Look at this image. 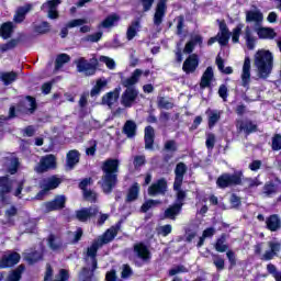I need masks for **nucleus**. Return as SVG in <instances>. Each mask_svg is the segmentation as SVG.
<instances>
[{
  "label": "nucleus",
  "instance_id": "obj_1",
  "mask_svg": "<svg viewBox=\"0 0 281 281\" xmlns=\"http://www.w3.org/2000/svg\"><path fill=\"white\" fill-rule=\"evenodd\" d=\"M101 170L103 176L99 181L104 194H111L115 186H117V172H120V160L108 158L102 162Z\"/></svg>",
  "mask_w": 281,
  "mask_h": 281
},
{
  "label": "nucleus",
  "instance_id": "obj_2",
  "mask_svg": "<svg viewBox=\"0 0 281 281\" xmlns=\"http://www.w3.org/2000/svg\"><path fill=\"white\" fill-rule=\"evenodd\" d=\"M255 65L258 69L259 78H269L271 69H273V54L270 50H257L255 54Z\"/></svg>",
  "mask_w": 281,
  "mask_h": 281
},
{
  "label": "nucleus",
  "instance_id": "obj_3",
  "mask_svg": "<svg viewBox=\"0 0 281 281\" xmlns=\"http://www.w3.org/2000/svg\"><path fill=\"white\" fill-rule=\"evenodd\" d=\"M102 246L94 239L90 247L87 248V257L91 260V269L83 267L82 273L85 274V281L91 280L93 278V274L95 273V270L98 269V250Z\"/></svg>",
  "mask_w": 281,
  "mask_h": 281
},
{
  "label": "nucleus",
  "instance_id": "obj_4",
  "mask_svg": "<svg viewBox=\"0 0 281 281\" xmlns=\"http://www.w3.org/2000/svg\"><path fill=\"white\" fill-rule=\"evenodd\" d=\"M243 184V172L229 173L224 172L216 179V186L221 190H226V188H236V186Z\"/></svg>",
  "mask_w": 281,
  "mask_h": 281
},
{
  "label": "nucleus",
  "instance_id": "obj_5",
  "mask_svg": "<svg viewBox=\"0 0 281 281\" xmlns=\"http://www.w3.org/2000/svg\"><path fill=\"white\" fill-rule=\"evenodd\" d=\"M217 23H218L220 32L217 33L216 36L211 37L207 41V45L212 46L214 45V43L217 42L220 45H222V47H225V45L229 43L232 32H229V27H227V23L225 22V20H217Z\"/></svg>",
  "mask_w": 281,
  "mask_h": 281
},
{
  "label": "nucleus",
  "instance_id": "obj_6",
  "mask_svg": "<svg viewBox=\"0 0 281 281\" xmlns=\"http://www.w3.org/2000/svg\"><path fill=\"white\" fill-rule=\"evenodd\" d=\"M77 71L79 74H85V76L91 77L95 76V71H98V63H95V57L87 60L85 57H80L76 61Z\"/></svg>",
  "mask_w": 281,
  "mask_h": 281
},
{
  "label": "nucleus",
  "instance_id": "obj_7",
  "mask_svg": "<svg viewBox=\"0 0 281 281\" xmlns=\"http://www.w3.org/2000/svg\"><path fill=\"white\" fill-rule=\"evenodd\" d=\"M56 168H58L56 156L54 154H48L40 159L38 165L35 167V172L43 175L44 172H49V170H56Z\"/></svg>",
  "mask_w": 281,
  "mask_h": 281
},
{
  "label": "nucleus",
  "instance_id": "obj_8",
  "mask_svg": "<svg viewBox=\"0 0 281 281\" xmlns=\"http://www.w3.org/2000/svg\"><path fill=\"white\" fill-rule=\"evenodd\" d=\"M36 109H38V104L36 103V98L32 95H26L25 99L16 104L18 113H24L25 115H33V113H36Z\"/></svg>",
  "mask_w": 281,
  "mask_h": 281
},
{
  "label": "nucleus",
  "instance_id": "obj_9",
  "mask_svg": "<svg viewBox=\"0 0 281 281\" xmlns=\"http://www.w3.org/2000/svg\"><path fill=\"white\" fill-rule=\"evenodd\" d=\"M122 227V222H117L114 226L108 228L101 236H99L95 240L101 247L104 245H109L112 240H115V236L120 233Z\"/></svg>",
  "mask_w": 281,
  "mask_h": 281
},
{
  "label": "nucleus",
  "instance_id": "obj_10",
  "mask_svg": "<svg viewBox=\"0 0 281 281\" xmlns=\"http://www.w3.org/2000/svg\"><path fill=\"white\" fill-rule=\"evenodd\" d=\"M137 98H139V91L137 89L126 88L121 95V104L125 106V109H131L133 104L137 102Z\"/></svg>",
  "mask_w": 281,
  "mask_h": 281
},
{
  "label": "nucleus",
  "instance_id": "obj_11",
  "mask_svg": "<svg viewBox=\"0 0 281 281\" xmlns=\"http://www.w3.org/2000/svg\"><path fill=\"white\" fill-rule=\"evenodd\" d=\"M21 262V255L16 251L4 254L0 257V269H12Z\"/></svg>",
  "mask_w": 281,
  "mask_h": 281
},
{
  "label": "nucleus",
  "instance_id": "obj_12",
  "mask_svg": "<svg viewBox=\"0 0 281 281\" xmlns=\"http://www.w3.org/2000/svg\"><path fill=\"white\" fill-rule=\"evenodd\" d=\"M200 63L199 54H191L184 59L182 71H184L187 76H190V74H194L196 69H199Z\"/></svg>",
  "mask_w": 281,
  "mask_h": 281
},
{
  "label": "nucleus",
  "instance_id": "obj_13",
  "mask_svg": "<svg viewBox=\"0 0 281 281\" xmlns=\"http://www.w3.org/2000/svg\"><path fill=\"white\" fill-rule=\"evenodd\" d=\"M67 205V196L65 194L55 195L52 201L45 203V207L47 212H58L60 210H65Z\"/></svg>",
  "mask_w": 281,
  "mask_h": 281
},
{
  "label": "nucleus",
  "instance_id": "obj_14",
  "mask_svg": "<svg viewBox=\"0 0 281 281\" xmlns=\"http://www.w3.org/2000/svg\"><path fill=\"white\" fill-rule=\"evenodd\" d=\"M168 12V0H159L156 4V11L154 13V25H161L164 23V18Z\"/></svg>",
  "mask_w": 281,
  "mask_h": 281
},
{
  "label": "nucleus",
  "instance_id": "obj_15",
  "mask_svg": "<svg viewBox=\"0 0 281 281\" xmlns=\"http://www.w3.org/2000/svg\"><path fill=\"white\" fill-rule=\"evenodd\" d=\"M133 251L143 262H150V259L153 258L150 249H148V246L142 241L134 245Z\"/></svg>",
  "mask_w": 281,
  "mask_h": 281
},
{
  "label": "nucleus",
  "instance_id": "obj_16",
  "mask_svg": "<svg viewBox=\"0 0 281 281\" xmlns=\"http://www.w3.org/2000/svg\"><path fill=\"white\" fill-rule=\"evenodd\" d=\"M12 192V182L9 176L0 177V202L8 203V194Z\"/></svg>",
  "mask_w": 281,
  "mask_h": 281
},
{
  "label": "nucleus",
  "instance_id": "obj_17",
  "mask_svg": "<svg viewBox=\"0 0 281 281\" xmlns=\"http://www.w3.org/2000/svg\"><path fill=\"white\" fill-rule=\"evenodd\" d=\"M98 214H100L98 206L86 207L76 212V218L80 221V223H87L89 218H94Z\"/></svg>",
  "mask_w": 281,
  "mask_h": 281
},
{
  "label": "nucleus",
  "instance_id": "obj_18",
  "mask_svg": "<svg viewBox=\"0 0 281 281\" xmlns=\"http://www.w3.org/2000/svg\"><path fill=\"white\" fill-rule=\"evenodd\" d=\"M251 82V59L249 56L245 57L243 74H241V87L249 89V83Z\"/></svg>",
  "mask_w": 281,
  "mask_h": 281
},
{
  "label": "nucleus",
  "instance_id": "obj_19",
  "mask_svg": "<svg viewBox=\"0 0 281 281\" xmlns=\"http://www.w3.org/2000/svg\"><path fill=\"white\" fill-rule=\"evenodd\" d=\"M255 32L257 33V36L260 41H273V38L278 36V33H276L273 27L259 25L255 27Z\"/></svg>",
  "mask_w": 281,
  "mask_h": 281
},
{
  "label": "nucleus",
  "instance_id": "obj_20",
  "mask_svg": "<svg viewBox=\"0 0 281 281\" xmlns=\"http://www.w3.org/2000/svg\"><path fill=\"white\" fill-rule=\"evenodd\" d=\"M168 190V181H166L164 178H160L156 181V183H153L148 188V194L149 196H157V194H166V191Z\"/></svg>",
  "mask_w": 281,
  "mask_h": 281
},
{
  "label": "nucleus",
  "instance_id": "obj_21",
  "mask_svg": "<svg viewBox=\"0 0 281 281\" xmlns=\"http://www.w3.org/2000/svg\"><path fill=\"white\" fill-rule=\"evenodd\" d=\"M122 91L121 87H116L113 91L106 92L102 99L101 104H104L105 106H113L115 102L120 100V92Z\"/></svg>",
  "mask_w": 281,
  "mask_h": 281
},
{
  "label": "nucleus",
  "instance_id": "obj_22",
  "mask_svg": "<svg viewBox=\"0 0 281 281\" xmlns=\"http://www.w3.org/2000/svg\"><path fill=\"white\" fill-rule=\"evenodd\" d=\"M188 172V165L186 162H178L175 168V181L176 188H180V186H183V177H186V173Z\"/></svg>",
  "mask_w": 281,
  "mask_h": 281
},
{
  "label": "nucleus",
  "instance_id": "obj_23",
  "mask_svg": "<svg viewBox=\"0 0 281 281\" xmlns=\"http://www.w3.org/2000/svg\"><path fill=\"white\" fill-rule=\"evenodd\" d=\"M268 247L270 249L265 251L260 260H263V261L273 260V258L278 256V254H280L281 244L279 241H269Z\"/></svg>",
  "mask_w": 281,
  "mask_h": 281
},
{
  "label": "nucleus",
  "instance_id": "obj_24",
  "mask_svg": "<svg viewBox=\"0 0 281 281\" xmlns=\"http://www.w3.org/2000/svg\"><path fill=\"white\" fill-rule=\"evenodd\" d=\"M21 167V161H19V157H5L4 158V168L8 175H16L19 172V168Z\"/></svg>",
  "mask_w": 281,
  "mask_h": 281
},
{
  "label": "nucleus",
  "instance_id": "obj_25",
  "mask_svg": "<svg viewBox=\"0 0 281 281\" xmlns=\"http://www.w3.org/2000/svg\"><path fill=\"white\" fill-rule=\"evenodd\" d=\"M265 21V15L260 10H248L246 11V23H255L256 27L262 25Z\"/></svg>",
  "mask_w": 281,
  "mask_h": 281
},
{
  "label": "nucleus",
  "instance_id": "obj_26",
  "mask_svg": "<svg viewBox=\"0 0 281 281\" xmlns=\"http://www.w3.org/2000/svg\"><path fill=\"white\" fill-rule=\"evenodd\" d=\"M77 164H80V151L78 149H70L66 154V166L69 170H74Z\"/></svg>",
  "mask_w": 281,
  "mask_h": 281
},
{
  "label": "nucleus",
  "instance_id": "obj_27",
  "mask_svg": "<svg viewBox=\"0 0 281 281\" xmlns=\"http://www.w3.org/2000/svg\"><path fill=\"white\" fill-rule=\"evenodd\" d=\"M144 142H145V149L153 150L155 146V127L154 126L148 125L145 127Z\"/></svg>",
  "mask_w": 281,
  "mask_h": 281
},
{
  "label": "nucleus",
  "instance_id": "obj_28",
  "mask_svg": "<svg viewBox=\"0 0 281 281\" xmlns=\"http://www.w3.org/2000/svg\"><path fill=\"white\" fill-rule=\"evenodd\" d=\"M142 77V69L137 68L133 71L130 78L122 80V86L125 89H135V85L139 82V78Z\"/></svg>",
  "mask_w": 281,
  "mask_h": 281
},
{
  "label": "nucleus",
  "instance_id": "obj_29",
  "mask_svg": "<svg viewBox=\"0 0 281 281\" xmlns=\"http://www.w3.org/2000/svg\"><path fill=\"white\" fill-rule=\"evenodd\" d=\"M87 24V19H75L69 21L65 27L61 29L59 36L61 38H67L69 35V29L80 27V25Z\"/></svg>",
  "mask_w": 281,
  "mask_h": 281
},
{
  "label": "nucleus",
  "instance_id": "obj_30",
  "mask_svg": "<svg viewBox=\"0 0 281 281\" xmlns=\"http://www.w3.org/2000/svg\"><path fill=\"white\" fill-rule=\"evenodd\" d=\"M266 229L269 232H278L281 229V220L280 215L272 214L266 218Z\"/></svg>",
  "mask_w": 281,
  "mask_h": 281
},
{
  "label": "nucleus",
  "instance_id": "obj_31",
  "mask_svg": "<svg viewBox=\"0 0 281 281\" xmlns=\"http://www.w3.org/2000/svg\"><path fill=\"white\" fill-rule=\"evenodd\" d=\"M212 80H214V69L209 66L201 77L200 88L207 89V87H212Z\"/></svg>",
  "mask_w": 281,
  "mask_h": 281
},
{
  "label": "nucleus",
  "instance_id": "obj_32",
  "mask_svg": "<svg viewBox=\"0 0 281 281\" xmlns=\"http://www.w3.org/2000/svg\"><path fill=\"white\" fill-rule=\"evenodd\" d=\"M32 8H34L32 3H25L23 7H19L13 18L14 23H23L27 12H31Z\"/></svg>",
  "mask_w": 281,
  "mask_h": 281
},
{
  "label": "nucleus",
  "instance_id": "obj_33",
  "mask_svg": "<svg viewBox=\"0 0 281 281\" xmlns=\"http://www.w3.org/2000/svg\"><path fill=\"white\" fill-rule=\"evenodd\" d=\"M122 133L126 135L128 139H133L137 135V123L133 120H127L123 125Z\"/></svg>",
  "mask_w": 281,
  "mask_h": 281
},
{
  "label": "nucleus",
  "instance_id": "obj_34",
  "mask_svg": "<svg viewBox=\"0 0 281 281\" xmlns=\"http://www.w3.org/2000/svg\"><path fill=\"white\" fill-rule=\"evenodd\" d=\"M139 183L134 182L127 190V194L125 198V203H133L139 199Z\"/></svg>",
  "mask_w": 281,
  "mask_h": 281
},
{
  "label": "nucleus",
  "instance_id": "obj_35",
  "mask_svg": "<svg viewBox=\"0 0 281 281\" xmlns=\"http://www.w3.org/2000/svg\"><path fill=\"white\" fill-rule=\"evenodd\" d=\"M13 33H14V23H12L11 21L4 22L0 25V36L4 41H8V38H11Z\"/></svg>",
  "mask_w": 281,
  "mask_h": 281
},
{
  "label": "nucleus",
  "instance_id": "obj_36",
  "mask_svg": "<svg viewBox=\"0 0 281 281\" xmlns=\"http://www.w3.org/2000/svg\"><path fill=\"white\" fill-rule=\"evenodd\" d=\"M23 271H25V265H20L15 269L9 271L5 281H21L23 278Z\"/></svg>",
  "mask_w": 281,
  "mask_h": 281
},
{
  "label": "nucleus",
  "instance_id": "obj_37",
  "mask_svg": "<svg viewBox=\"0 0 281 281\" xmlns=\"http://www.w3.org/2000/svg\"><path fill=\"white\" fill-rule=\"evenodd\" d=\"M182 209H183L182 204L175 203L173 205L166 209L165 218H170V221H176L177 216L181 214Z\"/></svg>",
  "mask_w": 281,
  "mask_h": 281
},
{
  "label": "nucleus",
  "instance_id": "obj_38",
  "mask_svg": "<svg viewBox=\"0 0 281 281\" xmlns=\"http://www.w3.org/2000/svg\"><path fill=\"white\" fill-rule=\"evenodd\" d=\"M215 64L221 74H225V76H231V74H234V68H232V66L225 67V59H223L221 55L216 56Z\"/></svg>",
  "mask_w": 281,
  "mask_h": 281
},
{
  "label": "nucleus",
  "instance_id": "obj_39",
  "mask_svg": "<svg viewBox=\"0 0 281 281\" xmlns=\"http://www.w3.org/2000/svg\"><path fill=\"white\" fill-rule=\"evenodd\" d=\"M205 113L209 115V128L212 130L221 121V112L207 109Z\"/></svg>",
  "mask_w": 281,
  "mask_h": 281
},
{
  "label": "nucleus",
  "instance_id": "obj_40",
  "mask_svg": "<svg viewBox=\"0 0 281 281\" xmlns=\"http://www.w3.org/2000/svg\"><path fill=\"white\" fill-rule=\"evenodd\" d=\"M227 240V235L222 234L220 238L216 239L214 248L218 254H225L227 249H229V246L225 244Z\"/></svg>",
  "mask_w": 281,
  "mask_h": 281
},
{
  "label": "nucleus",
  "instance_id": "obj_41",
  "mask_svg": "<svg viewBox=\"0 0 281 281\" xmlns=\"http://www.w3.org/2000/svg\"><path fill=\"white\" fill-rule=\"evenodd\" d=\"M19 214V209L14 205H11L9 209L4 211V217L7 220V225H15L14 216Z\"/></svg>",
  "mask_w": 281,
  "mask_h": 281
},
{
  "label": "nucleus",
  "instance_id": "obj_42",
  "mask_svg": "<svg viewBox=\"0 0 281 281\" xmlns=\"http://www.w3.org/2000/svg\"><path fill=\"white\" fill-rule=\"evenodd\" d=\"M245 41L247 49H256V37H254V33L249 26L245 29Z\"/></svg>",
  "mask_w": 281,
  "mask_h": 281
},
{
  "label": "nucleus",
  "instance_id": "obj_43",
  "mask_svg": "<svg viewBox=\"0 0 281 281\" xmlns=\"http://www.w3.org/2000/svg\"><path fill=\"white\" fill-rule=\"evenodd\" d=\"M239 131H244L247 135H251V133H258V125L255 124L254 121L241 122Z\"/></svg>",
  "mask_w": 281,
  "mask_h": 281
},
{
  "label": "nucleus",
  "instance_id": "obj_44",
  "mask_svg": "<svg viewBox=\"0 0 281 281\" xmlns=\"http://www.w3.org/2000/svg\"><path fill=\"white\" fill-rule=\"evenodd\" d=\"M63 183V179L58 178V176H52L49 177L46 182L43 184L45 187V190L49 192V190H56L58 186Z\"/></svg>",
  "mask_w": 281,
  "mask_h": 281
},
{
  "label": "nucleus",
  "instance_id": "obj_45",
  "mask_svg": "<svg viewBox=\"0 0 281 281\" xmlns=\"http://www.w3.org/2000/svg\"><path fill=\"white\" fill-rule=\"evenodd\" d=\"M137 30H139V20L132 22V24L127 27V32H126L127 41H133V38L137 36Z\"/></svg>",
  "mask_w": 281,
  "mask_h": 281
},
{
  "label": "nucleus",
  "instance_id": "obj_46",
  "mask_svg": "<svg viewBox=\"0 0 281 281\" xmlns=\"http://www.w3.org/2000/svg\"><path fill=\"white\" fill-rule=\"evenodd\" d=\"M106 85H108L106 80L98 79L95 85L90 91L91 98H95V95H100V92L102 91V89H104V87H106Z\"/></svg>",
  "mask_w": 281,
  "mask_h": 281
},
{
  "label": "nucleus",
  "instance_id": "obj_47",
  "mask_svg": "<svg viewBox=\"0 0 281 281\" xmlns=\"http://www.w3.org/2000/svg\"><path fill=\"white\" fill-rule=\"evenodd\" d=\"M71 60V57L68 54L61 53L57 55L55 59V69H61L64 65H67Z\"/></svg>",
  "mask_w": 281,
  "mask_h": 281
},
{
  "label": "nucleus",
  "instance_id": "obj_48",
  "mask_svg": "<svg viewBox=\"0 0 281 281\" xmlns=\"http://www.w3.org/2000/svg\"><path fill=\"white\" fill-rule=\"evenodd\" d=\"M117 21H120V15L117 14H111L108 15L101 23L102 27H105L106 30H109V27H113V25H115V23H117Z\"/></svg>",
  "mask_w": 281,
  "mask_h": 281
},
{
  "label": "nucleus",
  "instance_id": "obj_49",
  "mask_svg": "<svg viewBox=\"0 0 281 281\" xmlns=\"http://www.w3.org/2000/svg\"><path fill=\"white\" fill-rule=\"evenodd\" d=\"M161 201L159 200H147L143 203V205L140 206V212L143 214H146L149 210H153V207H157V205H160Z\"/></svg>",
  "mask_w": 281,
  "mask_h": 281
},
{
  "label": "nucleus",
  "instance_id": "obj_50",
  "mask_svg": "<svg viewBox=\"0 0 281 281\" xmlns=\"http://www.w3.org/2000/svg\"><path fill=\"white\" fill-rule=\"evenodd\" d=\"M18 77H19V75L14 71L3 72L1 75V80H2L3 85H5V87H8V85H12V82H14Z\"/></svg>",
  "mask_w": 281,
  "mask_h": 281
},
{
  "label": "nucleus",
  "instance_id": "obj_51",
  "mask_svg": "<svg viewBox=\"0 0 281 281\" xmlns=\"http://www.w3.org/2000/svg\"><path fill=\"white\" fill-rule=\"evenodd\" d=\"M48 247L52 249V251H58V249L63 248V241L56 243V235L50 234L48 236Z\"/></svg>",
  "mask_w": 281,
  "mask_h": 281
},
{
  "label": "nucleus",
  "instance_id": "obj_52",
  "mask_svg": "<svg viewBox=\"0 0 281 281\" xmlns=\"http://www.w3.org/2000/svg\"><path fill=\"white\" fill-rule=\"evenodd\" d=\"M16 45H19V38H12L0 46V52H2V54L5 52H10V49H14Z\"/></svg>",
  "mask_w": 281,
  "mask_h": 281
},
{
  "label": "nucleus",
  "instance_id": "obj_53",
  "mask_svg": "<svg viewBox=\"0 0 281 281\" xmlns=\"http://www.w3.org/2000/svg\"><path fill=\"white\" fill-rule=\"evenodd\" d=\"M173 190L177 192L176 195V204H182L183 207V201H186V191L181 189V186L179 188L176 187V183H173Z\"/></svg>",
  "mask_w": 281,
  "mask_h": 281
},
{
  "label": "nucleus",
  "instance_id": "obj_54",
  "mask_svg": "<svg viewBox=\"0 0 281 281\" xmlns=\"http://www.w3.org/2000/svg\"><path fill=\"white\" fill-rule=\"evenodd\" d=\"M213 265L215 266L217 271H223L225 269V259L221 257V255H212Z\"/></svg>",
  "mask_w": 281,
  "mask_h": 281
},
{
  "label": "nucleus",
  "instance_id": "obj_55",
  "mask_svg": "<svg viewBox=\"0 0 281 281\" xmlns=\"http://www.w3.org/2000/svg\"><path fill=\"white\" fill-rule=\"evenodd\" d=\"M267 271L274 278L276 281H281V272L278 271V268L273 263L267 265Z\"/></svg>",
  "mask_w": 281,
  "mask_h": 281
},
{
  "label": "nucleus",
  "instance_id": "obj_56",
  "mask_svg": "<svg viewBox=\"0 0 281 281\" xmlns=\"http://www.w3.org/2000/svg\"><path fill=\"white\" fill-rule=\"evenodd\" d=\"M49 30H52V25H49V22L47 21H43L41 24L35 26V32H37V34H47Z\"/></svg>",
  "mask_w": 281,
  "mask_h": 281
},
{
  "label": "nucleus",
  "instance_id": "obj_57",
  "mask_svg": "<svg viewBox=\"0 0 281 281\" xmlns=\"http://www.w3.org/2000/svg\"><path fill=\"white\" fill-rule=\"evenodd\" d=\"M164 150H166L167 153H177V150H179V147L177 146V140H167L164 145Z\"/></svg>",
  "mask_w": 281,
  "mask_h": 281
},
{
  "label": "nucleus",
  "instance_id": "obj_58",
  "mask_svg": "<svg viewBox=\"0 0 281 281\" xmlns=\"http://www.w3.org/2000/svg\"><path fill=\"white\" fill-rule=\"evenodd\" d=\"M41 258H43V257L41 256V254H38V251H33V252H30L29 255H26L25 260L30 265H36V262H38V260H41Z\"/></svg>",
  "mask_w": 281,
  "mask_h": 281
},
{
  "label": "nucleus",
  "instance_id": "obj_59",
  "mask_svg": "<svg viewBox=\"0 0 281 281\" xmlns=\"http://www.w3.org/2000/svg\"><path fill=\"white\" fill-rule=\"evenodd\" d=\"M276 192H278V190L273 182H267L263 186V194H266V196H271L272 194H276Z\"/></svg>",
  "mask_w": 281,
  "mask_h": 281
},
{
  "label": "nucleus",
  "instance_id": "obj_60",
  "mask_svg": "<svg viewBox=\"0 0 281 281\" xmlns=\"http://www.w3.org/2000/svg\"><path fill=\"white\" fill-rule=\"evenodd\" d=\"M85 201H89V203H95L98 201V194L91 190L83 191Z\"/></svg>",
  "mask_w": 281,
  "mask_h": 281
},
{
  "label": "nucleus",
  "instance_id": "obj_61",
  "mask_svg": "<svg viewBox=\"0 0 281 281\" xmlns=\"http://www.w3.org/2000/svg\"><path fill=\"white\" fill-rule=\"evenodd\" d=\"M102 38V32L87 35L83 41L85 43H98Z\"/></svg>",
  "mask_w": 281,
  "mask_h": 281
},
{
  "label": "nucleus",
  "instance_id": "obj_62",
  "mask_svg": "<svg viewBox=\"0 0 281 281\" xmlns=\"http://www.w3.org/2000/svg\"><path fill=\"white\" fill-rule=\"evenodd\" d=\"M240 32H243V24H238L234 30L232 34V41L233 43H240Z\"/></svg>",
  "mask_w": 281,
  "mask_h": 281
},
{
  "label": "nucleus",
  "instance_id": "obj_63",
  "mask_svg": "<svg viewBox=\"0 0 281 281\" xmlns=\"http://www.w3.org/2000/svg\"><path fill=\"white\" fill-rule=\"evenodd\" d=\"M271 149L274 151L281 150V134L273 135Z\"/></svg>",
  "mask_w": 281,
  "mask_h": 281
},
{
  "label": "nucleus",
  "instance_id": "obj_64",
  "mask_svg": "<svg viewBox=\"0 0 281 281\" xmlns=\"http://www.w3.org/2000/svg\"><path fill=\"white\" fill-rule=\"evenodd\" d=\"M226 258L229 262V269H234L236 267V252L234 250H227Z\"/></svg>",
  "mask_w": 281,
  "mask_h": 281
}]
</instances>
